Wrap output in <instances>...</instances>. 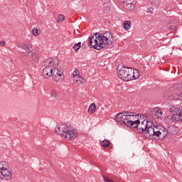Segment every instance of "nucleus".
Returning a JSON list of instances; mask_svg holds the SVG:
<instances>
[{
  "label": "nucleus",
  "instance_id": "f257e3e1",
  "mask_svg": "<svg viewBox=\"0 0 182 182\" xmlns=\"http://www.w3.org/2000/svg\"><path fill=\"white\" fill-rule=\"evenodd\" d=\"M55 133L67 140H73L77 137V134L73 132L72 128L66 124H62L55 127Z\"/></svg>",
  "mask_w": 182,
  "mask_h": 182
},
{
  "label": "nucleus",
  "instance_id": "f03ea898",
  "mask_svg": "<svg viewBox=\"0 0 182 182\" xmlns=\"http://www.w3.org/2000/svg\"><path fill=\"white\" fill-rule=\"evenodd\" d=\"M99 36H100V33H95L94 35L89 37V45H90L92 49H96L97 50H100V49H106L107 45L105 44L103 40H100Z\"/></svg>",
  "mask_w": 182,
  "mask_h": 182
},
{
  "label": "nucleus",
  "instance_id": "7ed1b4c3",
  "mask_svg": "<svg viewBox=\"0 0 182 182\" xmlns=\"http://www.w3.org/2000/svg\"><path fill=\"white\" fill-rule=\"evenodd\" d=\"M117 76L124 82H130L132 75H133V68L122 66L121 69L117 68Z\"/></svg>",
  "mask_w": 182,
  "mask_h": 182
},
{
  "label": "nucleus",
  "instance_id": "20e7f679",
  "mask_svg": "<svg viewBox=\"0 0 182 182\" xmlns=\"http://www.w3.org/2000/svg\"><path fill=\"white\" fill-rule=\"evenodd\" d=\"M156 137H157L158 140H164L167 137V129L163 125H156L151 139H156Z\"/></svg>",
  "mask_w": 182,
  "mask_h": 182
},
{
  "label": "nucleus",
  "instance_id": "39448f33",
  "mask_svg": "<svg viewBox=\"0 0 182 182\" xmlns=\"http://www.w3.org/2000/svg\"><path fill=\"white\" fill-rule=\"evenodd\" d=\"M129 112H119L116 114L114 120L117 123H120V124H125L127 127H130L132 121L129 119Z\"/></svg>",
  "mask_w": 182,
  "mask_h": 182
},
{
  "label": "nucleus",
  "instance_id": "423d86ee",
  "mask_svg": "<svg viewBox=\"0 0 182 182\" xmlns=\"http://www.w3.org/2000/svg\"><path fill=\"white\" fill-rule=\"evenodd\" d=\"M146 119H144L142 122H140V119L137 118L134 122H131L129 127H133V129H136L137 133H147V126H146Z\"/></svg>",
  "mask_w": 182,
  "mask_h": 182
},
{
  "label": "nucleus",
  "instance_id": "0eeeda50",
  "mask_svg": "<svg viewBox=\"0 0 182 182\" xmlns=\"http://www.w3.org/2000/svg\"><path fill=\"white\" fill-rule=\"evenodd\" d=\"M100 35L98 38L104 42V45H107L106 49H109V45H112L114 42L113 35L110 31H105L104 33H100Z\"/></svg>",
  "mask_w": 182,
  "mask_h": 182
},
{
  "label": "nucleus",
  "instance_id": "6e6552de",
  "mask_svg": "<svg viewBox=\"0 0 182 182\" xmlns=\"http://www.w3.org/2000/svg\"><path fill=\"white\" fill-rule=\"evenodd\" d=\"M119 4H123L125 9L128 11H133L136 8V4H137L136 0H115Z\"/></svg>",
  "mask_w": 182,
  "mask_h": 182
},
{
  "label": "nucleus",
  "instance_id": "1a4fd4ad",
  "mask_svg": "<svg viewBox=\"0 0 182 182\" xmlns=\"http://www.w3.org/2000/svg\"><path fill=\"white\" fill-rule=\"evenodd\" d=\"M53 80H55V82H63L64 79H65V75H63V73L60 70H59V69L58 68H54L52 69V75H51Z\"/></svg>",
  "mask_w": 182,
  "mask_h": 182
},
{
  "label": "nucleus",
  "instance_id": "9d476101",
  "mask_svg": "<svg viewBox=\"0 0 182 182\" xmlns=\"http://www.w3.org/2000/svg\"><path fill=\"white\" fill-rule=\"evenodd\" d=\"M146 132L144 133V137H146V139H151V134H153V132L156 129V125L153 124L151 121L146 120Z\"/></svg>",
  "mask_w": 182,
  "mask_h": 182
},
{
  "label": "nucleus",
  "instance_id": "9b49d317",
  "mask_svg": "<svg viewBox=\"0 0 182 182\" xmlns=\"http://www.w3.org/2000/svg\"><path fill=\"white\" fill-rule=\"evenodd\" d=\"M32 46V44H23L21 46L22 49L26 50V56H27V58H31V56L33 55Z\"/></svg>",
  "mask_w": 182,
  "mask_h": 182
},
{
  "label": "nucleus",
  "instance_id": "f8f14e48",
  "mask_svg": "<svg viewBox=\"0 0 182 182\" xmlns=\"http://www.w3.org/2000/svg\"><path fill=\"white\" fill-rule=\"evenodd\" d=\"M169 109H170L172 114L173 116H177V117H178L180 116V112H182V109H181V108H180V107L170 105Z\"/></svg>",
  "mask_w": 182,
  "mask_h": 182
},
{
  "label": "nucleus",
  "instance_id": "ddd939ff",
  "mask_svg": "<svg viewBox=\"0 0 182 182\" xmlns=\"http://www.w3.org/2000/svg\"><path fill=\"white\" fill-rule=\"evenodd\" d=\"M46 64L48 65L49 68L58 66L59 65V60L58 58H48L46 60Z\"/></svg>",
  "mask_w": 182,
  "mask_h": 182
},
{
  "label": "nucleus",
  "instance_id": "4468645a",
  "mask_svg": "<svg viewBox=\"0 0 182 182\" xmlns=\"http://www.w3.org/2000/svg\"><path fill=\"white\" fill-rule=\"evenodd\" d=\"M43 76L45 77V79H49L50 76H52V68L49 66H46L43 70Z\"/></svg>",
  "mask_w": 182,
  "mask_h": 182
},
{
  "label": "nucleus",
  "instance_id": "2eb2a0df",
  "mask_svg": "<svg viewBox=\"0 0 182 182\" xmlns=\"http://www.w3.org/2000/svg\"><path fill=\"white\" fill-rule=\"evenodd\" d=\"M4 178H5V180H11V178H12L11 172L0 171V180H4Z\"/></svg>",
  "mask_w": 182,
  "mask_h": 182
},
{
  "label": "nucleus",
  "instance_id": "dca6fc26",
  "mask_svg": "<svg viewBox=\"0 0 182 182\" xmlns=\"http://www.w3.org/2000/svg\"><path fill=\"white\" fill-rule=\"evenodd\" d=\"M167 134H177L178 133V127H176V125H169L166 129Z\"/></svg>",
  "mask_w": 182,
  "mask_h": 182
},
{
  "label": "nucleus",
  "instance_id": "f3484780",
  "mask_svg": "<svg viewBox=\"0 0 182 182\" xmlns=\"http://www.w3.org/2000/svg\"><path fill=\"white\" fill-rule=\"evenodd\" d=\"M140 77V73L139 70L132 68V75H131V80H136Z\"/></svg>",
  "mask_w": 182,
  "mask_h": 182
},
{
  "label": "nucleus",
  "instance_id": "a211bd4d",
  "mask_svg": "<svg viewBox=\"0 0 182 182\" xmlns=\"http://www.w3.org/2000/svg\"><path fill=\"white\" fill-rule=\"evenodd\" d=\"M8 168H9V164H8V162L6 161H2L0 162V170L1 171H8Z\"/></svg>",
  "mask_w": 182,
  "mask_h": 182
},
{
  "label": "nucleus",
  "instance_id": "6ab92c4d",
  "mask_svg": "<svg viewBox=\"0 0 182 182\" xmlns=\"http://www.w3.org/2000/svg\"><path fill=\"white\" fill-rule=\"evenodd\" d=\"M127 116H128V119H130V121L134 123L136 122V119H137V117H139V116H140L139 114H136V115H134V114H132V112H129V114H127Z\"/></svg>",
  "mask_w": 182,
  "mask_h": 182
},
{
  "label": "nucleus",
  "instance_id": "aec40b11",
  "mask_svg": "<svg viewBox=\"0 0 182 182\" xmlns=\"http://www.w3.org/2000/svg\"><path fill=\"white\" fill-rule=\"evenodd\" d=\"M154 112H155L154 115L157 119H159L161 116H163V112H161V109H159V107L154 108Z\"/></svg>",
  "mask_w": 182,
  "mask_h": 182
},
{
  "label": "nucleus",
  "instance_id": "412c9836",
  "mask_svg": "<svg viewBox=\"0 0 182 182\" xmlns=\"http://www.w3.org/2000/svg\"><path fill=\"white\" fill-rule=\"evenodd\" d=\"M96 110V104L92 103L88 108V113L93 114Z\"/></svg>",
  "mask_w": 182,
  "mask_h": 182
},
{
  "label": "nucleus",
  "instance_id": "4be33fe9",
  "mask_svg": "<svg viewBox=\"0 0 182 182\" xmlns=\"http://www.w3.org/2000/svg\"><path fill=\"white\" fill-rule=\"evenodd\" d=\"M132 28V22L130 21H126L124 22V28L125 31H129Z\"/></svg>",
  "mask_w": 182,
  "mask_h": 182
},
{
  "label": "nucleus",
  "instance_id": "5701e85b",
  "mask_svg": "<svg viewBox=\"0 0 182 182\" xmlns=\"http://www.w3.org/2000/svg\"><path fill=\"white\" fill-rule=\"evenodd\" d=\"M101 146L102 147H104L105 149H106V147H109L110 146V141L107 139H104L101 142Z\"/></svg>",
  "mask_w": 182,
  "mask_h": 182
},
{
  "label": "nucleus",
  "instance_id": "b1692460",
  "mask_svg": "<svg viewBox=\"0 0 182 182\" xmlns=\"http://www.w3.org/2000/svg\"><path fill=\"white\" fill-rule=\"evenodd\" d=\"M167 28H168L169 31H173L174 29H176V25L173 21H169V23L167 25Z\"/></svg>",
  "mask_w": 182,
  "mask_h": 182
},
{
  "label": "nucleus",
  "instance_id": "393cba45",
  "mask_svg": "<svg viewBox=\"0 0 182 182\" xmlns=\"http://www.w3.org/2000/svg\"><path fill=\"white\" fill-rule=\"evenodd\" d=\"M149 4H151L152 6L157 7L159 6L160 1L159 0H149Z\"/></svg>",
  "mask_w": 182,
  "mask_h": 182
},
{
  "label": "nucleus",
  "instance_id": "a878e982",
  "mask_svg": "<svg viewBox=\"0 0 182 182\" xmlns=\"http://www.w3.org/2000/svg\"><path fill=\"white\" fill-rule=\"evenodd\" d=\"M167 119L170 121L171 120V122H177V120H178V117H176L174 115H168L167 116Z\"/></svg>",
  "mask_w": 182,
  "mask_h": 182
},
{
  "label": "nucleus",
  "instance_id": "bb28decb",
  "mask_svg": "<svg viewBox=\"0 0 182 182\" xmlns=\"http://www.w3.org/2000/svg\"><path fill=\"white\" fill-rule=\"evenodd\" d=\"M32 33L34 35V36H39L41 35V30L38 28H33L32 30Z\"/></svg>",
  "mask_w": 182,
  "mask_h": 182
},
{
  "label": "nucleus",
  "instance_id": "cd10ccee",
  "mask_svg": "<svg viewBox=\"0 0 182 182\" xmlns=\"http://www.w3.org/2000/svg\"><path fill=\"white\" fill-rule=\"evenodd\" d=\"M82 45L81 42H79L77 43L74 44L73 46V49L75 52H77L79 50V49H80V46Z\"/></svg>",
  "mask_w": 182,
  "mask_h": 182
},
{
  "label": "nucleus",
  "instance_id": "c85d7f7f",
  "mask_svg": "<svg viewBox=\"0 0 182 182\" xmlns=\"http://www.w3.org/2000/svg\"><path fill=\"white\" fill-rule=\"evenodd\" d=\"M50 95L51 96V97H54L56 98L58 97V91H56V90H51L50 92Z\"/></svg>",
  "mask_w": 182,
  "mask_h": 182
},
{
  "label": "nucleus",
  "instance_id": "c756f323",
  "mask_svg": "<svg viewBox=\"0 0 182 182\" xmlns=\"http://www.w3.org/2000/svg\"><path fill=\"white\" fill-rule=\"evenodd\" d=\"M63 21H65V16H63V14H60L57 20L58 23H62Z\"/></svg>",
  "mask_w": 182,
  "mask_h": 182
},
{
  "label": "nucleus",
  "instance_id": "7c9ffc66",
  "mask_svg": "<svg viewBox=\"0 0 182 182\" xmlns=\"http://www.w3.org/2000/svg\"><path fill=\"white\" fill-rule=\"evenodd\" d=\"M32 58V60H33V62H38L39 60V55H38V54L33 53V55L30 57Z\"/></svg>",
  "mask_w": 182,
  "mask_h": 182
},
{
  "label": "nucleus",
  "instance_id": "2f4dec72",
  "mask_svg": "<svg viewBox=\"0 0 182 182\" xmlns=\"http://www.w3.org/2000/svg\"><path fill=\"white\" fill-rule=\"evenodd\" d=\"M85 82H86V80L85 79H83V77L78 76L77 77V85H80L82 83H85Z\"/></svg>",
  "mask_w": 182,
  "mask_h": 182
},
{
  "label": "nucleus",
  "instance_id": "473e14b6",
  "mask_svg": "<svg viewBox=\"0 0 182 182\" xmlns=\"http://www.w3.org/2000/svg\"><path fill=\"white\" fill-rule=\"evenodd\" d=\"M109 2H110V0H102V4L104 6H109V5H107Z\"/></svg>",
  "mask_w": 182,
  "mask_h": 182
},
{
  "label": "nucleus",
  "instance_id": "72a5a7b5",
  "mask_svg": "<svg viewBox=\"0 0 182 182\" xmlns=\"http://www.w3.org/2000/svg\"><path fill=\"white\" fill-rule=\"evenodd\" d=\"M177 122H182V111L180 112V114H179V116L178 117Z\"/></svg>",
  "mask_w": 182,
  "mask_h": 182
},
{
  "label": "nucleus",
  "instance_id": "f704fd0d",
  "mask_svg": "<svg viewBox=\"0 0 182 182\" xmlns=\"http://www.w3.org/2000/svg\"><path fill=\"white\" fill-rule=\"evenodd\" d=\"M73 76H80L79 75V70H75L73 73Z\"/></svg>",
  "mask_w": 182,
  "mask_h": 182
},
{
  "label": "nucleus",
  "instance_id": "c9c22d12",
  "mask_svg": "<svg viewBox=\"0 0 182 182\" xmlns=\"http://www.w3.org/2000/svg\"><path fill=\"white\" fill-rule=\"evenodd\" d=\"M77 77L78 76H73V80L74 83H77Z\"/></svg>",
  "mask_w": 182,
  "mask_h": 182
},
{
  "label": "nucleus",
  "instance_id": "e433bc0d",
  "mask_svg": "<svg viewBox=\"0 0 182 182\" xmlns=\"http://www.w3.org/2000/svg\"><path fill=\"white\" fill-rule=\"evenodd\" d=\"M153 11H154V9L151 8V7H149V8H148V11L147 12H149V14H151V12H153Z\"/></svg>",
  "mask_w": 182,
  "mask_h": 182
},
{
  "label": "nucleus",
  "instance_id": "4c0bfd02",
  "mask_svg": "<svg viewBox=\"0 0 182 182\" xmlns=\"http://www.w3.org/2000/svg\"><path fill=\"white\" fill-rule=\"evenodd\" d=\"M0 46H5V41H1L0 42Z\"/></svg>",
  "mask_w": 182,
  "mask_h": 182
},
{
  "label": "nucleus",
  "instance_id": "58836bf2",
  "mask_svg": "<svg viewBox=\"0 0 182 182\" xmlns=\"http://www.w3.org/2000/svg\"><path fill=\"white\" fill-rule=\"evenodd\" d=\"M74 33H75V35H79V34H77V33H79V31L78 30L74 31Z\"/></svg>",
  "mask_w": 182,
  "mask_h": 182
},
{
  "label": "nucleus",
  "instance_id": "ea45409f",
  "mask_svg": "<svg viewBox=\"0 0 182 182\" xmlns=\"http://www.w3.org/2000/svg\"><path fill=\"white\" fill-rule=\"evenodd\" d=\"M109 149H113V147H112V146H109Z\"/></svg>",
  "mask_w": 182,
  "mask_h": 182
}]
</instances>
